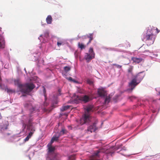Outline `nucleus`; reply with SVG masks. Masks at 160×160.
I'll use <instances>...</instances> for the list:
<instances>
[{
	"instance_id": "obj_1",
	"label": "nucleus",
	"mask_w": 160,
	"mask_h": 160,
	"mask_svg": "<svg viewBox=\"0 0 160 160\" xmlns=\"http://www.w3.org/2000/svg\"><path fill=\"white\" fill-rule=\"evenodd\" d=\"M24 107L28 109L29 113L24 115L22 116V131L28 135L24 140L25 142L28 141L33 134L35 129L32 125V121L34 118L39 114V111L38 107L34 106L30 102H26L24 104Z\"/></svg>"
},
{
	"instance_id": "obj_2",
	"label": "nucleus",
	"mask_w": 160,
	"mask_h": 160,
	"mask_svg": "<svg viewBox=\"0 0 160 160\" xmlns=\"http://www.w3.org/2000/svg\"><path fill=\"white\" fill-rule=\"evenodd\" d=\"M93 107L92 105H88L85 108V113L83 114L80 118V122L81 125L85 124L90 125L87 128L88 132H95L98 129L97 124L98 120L95 117L91 115L90 112L93 111Z\"/></svg>"
},
{
	"instance_id": "obj_3",
	"label": "nucleus",
	"mask_w": 160,
	"mask_h": 160,
	"mask_svg": "<svg viewBox=\"0 0 160 160\" xmlns=\"http://www.w3.org/2000/svg\"><path fill=\"white\" fill-rule=\"evenodd\" d=\"M50 38V36L48 31L45 32L44 35H41L38 38L41 42L38 47L39 50L33 52V54L31 56V60L34 61L38 60L41 54L40 52H46L48 50V48L50 46L48 42Z\"/></svg>"
},
{
	"instance_id": "obj_4",
	"label": "nucleus",
	"mask_w": 160,
	"mask_h": 160,
	"mask_svg": "<svg viewBox=\"0 0 160 160\" xmlns=\"http://www.w3.org/2000/svg\"><path fill=\"white\" fill-rule=\"evenodd\" d=\"M115 152L112 151V148L99 149L92 155L91 160H100V157L102 156L105 159H108L109 157L112 156Z\"/></svg>"
},
{
	"instance_id": "obj_5",
	"label": "nucleus",
	"mask_w": 160,
	"mask_h": 160,
	"mask_svg": "<svg viewBox=\"0 0 160 160\" xmlns=\"http://www.w3.org/2000/svg\"><path fill=\"white\" fill-rule=\"evenodd\" d=\"M145 75V71H143L133 76L132 79L128 83V87L126 91L128 92H132L135 87L142 81Z\"/></svg>"
},
{
	"instance_id": "obj_6",
	"label": "nucleus",
	"mask_w": 160,
	"mask_h": 160,
	"mask_svg": "<svg viewBox=\"0 0 160 160\" xmlns=\"http://www.w3.org/2000/svg\"><path fill=\"white\" fill-rule=\"evenodd\" d=\"M14 84L19 88L20 91L22 94V96L25 97L26 94H28L35 87V85L32 83H27L23 85L20 82L19 79L15 80Z\"/></svg>"
},
{
	"instance_id": "obj_7",
	"label": "nucleus",
	"mask_w": 160,
	"mask_h": 160,
	"mask_svg": "<svg viewBox=\"0 0 160 160\" xmlns=\"http://www.w3.org/2000/svg\"><path fill=\"white\" fill-rule=\"evenodd\" d=\"M94 98H95L92 92H89L88 95L85 94L82 96L75 94L72 102V103L76 104L82 102L87 103Z\"/></svg>"
},
{
	"instance_id": "obj_8",
	"label": "nucleus",
	"mask_w": 160,
	"mask_h": 160,
	"mask_svg": "<svg viewBox=\"0 0 160 160\" xmlns=\"http://www.w3.org/2000/svg\"><path fill=\"white\" fill-rule=\"evenodd\" d=\"M153 31H145L142 35V41L148 43V45L153 44L156 37V34L158 33L160 31H156V34H154Z\"/></svg>"
},
{
	"instance_id": "obj_9",
	"label": "nucleus",
	"mask_w": 160,
	"mask_h": 160,
	"mask_svg": "<svg viewBox=\"0 0 160 160\" xmlns=\"http://www.w3.org/2000/svg\"><path fill=\"white\" fill-rule=\"evenodd\" d=\"M47 147L48 148V157L46 160H59L58 155L55 152V147L52 146Z\"/></svg>"
},
{
	"instance_id": "obj_10",
	"label": "nucleus",
	"mask_w": 160,
	"mask_h": 160,
	"mask_svg": "<svg viewBox=\"0 0 160 160\" xmlns=\"http://www.w3.org/2000/svg\"><path fill=\"white\" fill-rule=\"evenodd\" d=\"M154 102V100H152V99L146 100L143 104H142L141 103H139L138 105L141 106L146 107L147 106L149 107L150 109L152 111L153 113H155L156 112V110L154 109V108L153 107L152 108V104Z\"/></svg>"
},
{
	"instance_id": "obj_11",
	"label": "nucleus",
	"mask_w": 160,
	"mask_h": 160,
	"mask_svg": "<svg viewBox=\"0 0 160 160\" xmlns=\"http://www.w3.org/2000/svg\"><path fill=\"white\" fill-rule=\"evenodd\" d=\"M97 93L100 97L105 98L104 102L105 104H107L109 102L111 99V97L109 96H107L105 92L103 90L98 89Z\"/></svg>"
},
{
	"instance_id": "obj_12",
	"label": "nucleus",
	"mask_w": 160,
	"mask_h": 160,
	"mask_svg": "<svg viewBox=\"0 0 160 160\" xmlns=\"http://www.w3.org/2000/svg\"><path fill=\"white\" fill-rule=\"evenodd\" d=\"M89 53H86L84 57L85 59L86 60L87 62H89L90 61L94 58L95 53L94 52L93 48H90L89 50Z\"/></svg>"
},
{
	"instance_id": "obj_13",
	"label": "nucleus",
	"mask_w": 160,
	"mask_h": 160,
	"mask_svg": "<svg viewBox=\"0 0 160 160\" xmlns=\"http://www.w3.org/2000/svg\"><path fill=\"white\" fill-rule=\"evenodd\" d=\"M107 49L110 51H115L122 52V55L120 57L122 58H128L130 55V53L127 52L125 51L122 50L121 49H118L115 48H107Z\"/></svg>"
},
{
	"instance_id": "obj_14",
	"label": "nucleus",
	"mask_w": 160,
	"mask_h": 160,
	"mask_svg": "<svg viewBox=\"0 0 160 160\" xmlns=\"http://www.w3.org/2000/svg\"><path fill=\"white\" fill-rule=\"evenodd\" d=\"M59 126H61V129L59 132H58V134L60 136H62L67 133V131L65 129L64 126L62 125V123H58V125L56 126L55 128H57Z\"/></svg>"
},
{
	"instance_id": "obj_15",
	"label": "nucleus",
	"mask_w": 160,
	"mask_h": 160,
	"mask_svg": "<svg viewBox=\"0 0 160 160\" xmlns=\"http://www.w3.org/2000/svg\"><path fill=\"white\" fill-rule=\"evenodd\" d=\"M9 126V123L8 121L5 120L2 123H0V130L2 132L8 129V127Z\"/></svg>"
},
{
	"instance_id": "obj_16",
	"label": "nucleus",
	"mask_w": 160,
	"mask_h": 160,
	"mask_svg": "<svg viewBox=\"0 0 160 160\" xmlns=\"http://www.w3.org/2000/svg\"><path fill=\"white\" fill-rule=\"evenodd\" d=\"M3 33L2 31H0V50L4 49L5 47V42L4 38L2 36Z\"/></svg>"
},
{
	"instance_id": "obj_17",
	"label": "nucleus",
	"mask_w": 160,
	"mask_h": 160,
	"mask_svg": "<svg viewBox=\"0 0 160 160\" xmlns=\"http://www.w3.org/2000/svg\"><path fill=\"white\" fill-rule=\"evenodd\" d=\"M53 38V39L56 40V41L57 42V45L59 47H60L62 45H64L65 44V40L61 38H58L56 36H54Z\"/></svg>"
},
{
	"instance_id": "obj_18",
	"label": "nucleus",
	"mask_w": 160,
	"mask_h": 160,
	"mask_svg": "<svg viewBox=\"0 0 160 160\" xmlns=\"http://www.w3.org/2000/svg\"><path fill=\"white\" fill-rule=\"evenodd\" d=\"M61 137L58 134V132H56L54 135H53L52 138L55 141H57L59 140L60 137Z\"/></svg>"
},
{
	"instance_id": "obj_19",
	"label": "nucleus",
	"mask_w": 160,
	"mask_h": 160,
	"mask_svg": "<svg viewBox=\"0 0 160 160\" xmlns=\"http://www.w3.org/2000/svg\"><path fill=\"white\" fill-rule=\"evenodd\" d=\"M132 60L133 61V62L139 63L142 60V58H141L139 57H133L132 58Z\"/></svg>"
},
{
	"instance_id": "obj_20",
	"label": "nucleus",
	"mask_w": 160,
	"mask_h": 160,
	"mask_svg": "<svg viewBox=\"0 0 160 160\" xmlns=\"http://www.w3.org/2000/svg\"><path fill=\"white\" fill-rule=\"evenodd\" d=\"M122 145H121L118 146H117L115 148H114V150L115 151H117L119 149H120L119 151H121L122 150H123L124 151H126V148L125 147H123V148H121V147H122Z\"/></svg>"
},
{
	"instance_id": "obj_21",
	"label": "nucleus",
	"mask_w": 160,
	"mask_h": 160,
	"mask_svg": "<svg viewBox=\"0 0 160 160\" xmlns=\"http://www.w3.org/2000/svg\"><path fill=\"white\" fill-rule=\"evenodd\" d=\"M133 69V67L131 66H130L128 69V76H131V77L132 78L133 76L134 75H133L132 71Z\"/></svg>"
},
{
	"instance_id": "obj_22",
	"label": "nucleus",
	"mask_w": 160,
	"mask_h": 160,
	"mask_svg": "<svg viewBox=\"0 0 160 160\" xmlns=\"http://www.w3.org/2000/svg\"><path fill=\"white\" fill-rule=\"evenodd\" d=\"M46 21L48 24H51L52 21V18L51 16L50 15L48 16L46 18Z\"/></svg>"
},
{
	"instance_id": "obj_23",
	"label": "nucleus",
	"mask_w": 160,
	"mask_h": 160,
	"mask_svg": "<svg viewBox=\"0 0 160 160\" xmlns=\"http://www.w3.org/2000/svg\"><path fill=\"white\" fill-rule=\"evenodd\" d=\"M70 107V106L69 105L63 106L60 108V110L62 112H63L68 110Z\"/></svg>"
},
{
	"instance_id": "obj_24",
	"label": "nucleus",
	"mask_w": 160,
	"mask_h": 160,
	"mask_svg": "<svg viewBox=\"0 0 160 160\" xmlns=\"http://www.w3.org/2000/svg\"><path fill=\"white\" fill-rule=\"evenodd\" d=\"M69 81L71 82H73L78 83V81L75 80L74 79L72 78L71 77H69L68 78H67Z\"/></svg>"
},
{
	"instance_id": "obj_25",
	"label": "nucleus",
	"mask_w": 160,
	"mask_h": 160,
	"mask_svg": "<svg viewBox=\"0 0 160 160\" xmlns=\"http://www.w3.org/2000/svg\"><path fill=\"white\" fill-rule=\"evenodd\" d=\"M154 156H156V157L157 158V159L160 158V153L157 154H156L155 155L149 156H147L146 157H146L148 158V157H152V158H151V159H153V160H154V158L153 157Z\"/></svg>"
},
{
	"instance_id": "obj_26",
	"label": "nucleus",
	"mask_w": 160,
	"mask_h": 160,
	"mask_svg": "<svg viewBox=\"0 0 160 160\" xmlns=\"http://www.w3.org/2000/svg\"><path fill=\"white\" fill-rule=\"evenodd\" d=\"M136 98V97L133 96H129L128 97V99L131 101H132L133 100Z\"/></svg>"
},
{
	"instance_id": "obj_27",
	"label": "nucleus",
	"mask_w": 160,
	"mask_h": 160,
	"mask_svg": "<svg viewBox=\"0 0 160 160\" xmlns=\"http://www.w3.org/2000/svg\"><path fill=\"white\" fill-rule=\"evenodd\" d=\"M86 82L88 84L90 85H92L93 84V81L89 78L87 79Z\"/></svg>"
},
{
	"instance_id": "obj_28",
	"label": "nucleus",
	"mask_w": 160,
	"mask_h": 160,
	"mask_svg": "<svg viewBox=\"0 0 160 160\" xmlns=\"http://www.w3.org/2000/svg\"><path fill=\"white\" fill-rule=\"evenodd\" d=\"M75 159V156L74 155H72L69 156L68 160H74Z\"/></svg>"
},
{
	"instance_id": "obj_29",
	"label": "nucleus",
	"mask_w": 160,
	"mask_h": 160,
	"mask_svg": "<svg viewBox=\"0 0 160 160\" xmlns=\"http://www.w3.org/2000/svg\"><path fill=\"white\" fill-rule=\"evenodd\" d=\"M58 104V101L56 98H55L54 100L52 102V107H54L55 105Z\"/></svg>"
},
{
	"instance_id": "obj_30",
	"label": "nucleus",
	"mask_w": 160,
	"mask_h": 160,
	"mask_svg": "<svg viewBox=\"0 0 160 160\" xmlns=\"http://www.w3.org/2000/svg\"><path fill=\"white\" fill-rule=\"evenodd\" d=\"M71 68H70L69 66H66L64 68V71H63L64 72H67L69 70H70Z\"/></svg>"
},
{
	"instance_id": "obj_31",
	"label": "nucleus",
	"mask_w": 160,
	"mask_h": 160,
	"mask_svg": "<svg viewBox=\"0 0 160 160\" xmlns=\"http://www.w3.org/2000/svg\"><path fill=\"white\" fill-rule=\"evenodd\" d=\"M78 46L79 48H81V49H82L85 48V46L82 43H78Z\"/></svg>"
},
{
	"instance_id": "obj_32",
	"label": "nucleus",
	"mask_w": 160,
	"mask_h": 160,
	"mask_svg": "<svg viewBox=\"0 0 160 160\" xmlns=\"http://www.w3.org/2000/svg\"><path fill=\"white\" fill-rule=\"evenodd\" d=\"M119 96V95H116L113 97V100L115 102H117Z\"/></svg>"
},
{
	"instance_id": "obj_33",
	"label": "nucleus",
	"mask_w": 160,
	"mask_h": 160,
	"mask_svg": "<svg viewBox=\"0 0 160 160\" xmlns=\"http://www.w3.org/2000/svg\"><path fill=\"white\" fill-rule=\"evenodd\" d=\"M54 141H55L51 138L50 142L47 145V146H52V145Z\"/></svg>"
},
{
	"instance_id": "obj_34",
	"label": "nucleus",
	"mask_w": 160,
	"mask_h": 160,
	"mask_svg": "<svg viewBox=\"0 0 160 160\" xmlns=\"http://www.w3.org/2000/svg\"><path fill=\"white\" fill-rule=\"evenodd\" d=\"M124 45V47L125 48H127L130 47V44L128 42H127Z\"/></svg>"
},
{
	"instance_id": "obj_35",
	"label": "nucleus",
	"mask_w": 160,
	"mask_h": 160,
	"mask_svg": "<svg viewBox=\"0 0 160 160\" xmlns=\"http://www.w3.org/2000/svg\"><path fill=\"white\" fill-rule=\"evenodd\" d=\"M113 65L115 66L116 67L120 69L122 68V66L117 64L114 63L113 64Z\"/></svg>"
},
{
	"instance_id": "obj_36",
	"label": "nucleus",
	"mask_w": 160,
	"mask_h": 160,
	"mask_svg": "<svg viewBox=\"0 0 160 160\" xmlns=\"http://www.w3.org/2000/svg\"><path fill=\"white\" fill-rule=\"evenodd\" d=\"M0 87L1 88V89L2 90H5L6 88H7L6 87V86L5 85H2L0 84Z\"/></svg>"
},
{
	"instance_id": "obj_37",
	"label": "nucleus",
	"mask_w": 160,
	"mask_h": 160,
	"mask_svg": "<svg viewBox=\"0 0 160 160\" xmlns=\"http://www.w3.org/2000/svg\"><path fill=\"white\" fill-rule=\"evenodd\" d=\"M62 74L63 76L64 77H66L67 76V72H64L63 71H62Z\"/></svg>"
},
{
	"instance_id": "obj_38",
	"label": "nucleus",
	"mask_w": 160,
	"mask_h": 160,
	"mask_svg": "<svg viewBox=\"0 0 160 160\" xmlns=\"http://www.w3.org/2000/svg\"><path fill=\"white\" fill-rule=\"evenodd\" d=\"M6 90L7 91V92L8 93L9 92H13L12 90L9 89L8 88H6Z\"/></svg>"
},
{
	"instance_id": "obj_39",
	"label": "nucleus",
	"mask_w": 160,
	"mask_h": 160,
	"mask_svg": "<svg viewBox=\"0 0 160 160\" xmlns=\"http://www.w3.org/2000/svg\"><path fill=\"white\" fill-rule=\"evenodd\" d=\"M153 115L151 116L150 119L149 121V122L152 123L153 120Z\"/></svg>"
},
{
	"instance_id": "obj_40",
	"label": "nucleus",
	"mask_w": 160,
	"mask_h": 160,
	"mask_svg": "<svg viewBox=\"0 0 160 160\" xmlns=\"http://www.w3.org/2000/svg\"><path fill=\"white\" fill-rule=\"evenodd\" d=\"M93 33H90L89 34V39H91V38H92V40L93 39Z\"/></svg>"
},
{
	"instance_id": "obj_41",
	"label": "nucleus",
	"mask_w": 160,
	"mask_h": 160,
	"mask_svg": "<svg viewBox=\"0 0 160 160\" xmlns=\"http://www.w3.org/2000/svg\"><path fill=\"white\" fill-rule=\"evenodd\" d=\"M137 154V153H134V154H130V155H123V156L126 157H130V156H131V155H135V154Z\"/></svg>"
},
{
	"instance_id": "obj_42",
	"label": "nucleus",
	"mask_w": 160,
	"mask_h": 160,
	"mask_svg": "<svg viewBox=\"0 0 160 160\" xmlns=\"http://www.w3.org/2000/svg\"><path fill=\"white\" fill-rule=\"evenodd\" d=\"M151 30H158V28L156 27H153L151 29Z\"/></svg>"
},
{
	"instance_id": "obj_43",
	"label": "nucleus",
	"mask_w": 160,
	"mask_h": 160,
	"mask_svg": "<svg viewBox=\"0 0 160 160\" xmlns=\"http://www.w3.org/2000/svg\"><path fill=\"white\" fill-rule=\"evenodd\" d=\"M152 56L153 58L157 57L158 56V54H153Z\"/></svg>"
},
{
	"instance_id": "obj_44",
	"label": "nucleus",
	"mask_w": 160,
	"mask_h": 160,
	"mask_svg": "<svg viewBox=\"0 0 160 160\" xmlns=\"http://www.w3.org/2000/svg\"><path fill=\"white\" fill-rule=\"evenodd\" d=\"M124 46H125V45L123 44H120L118 45V46L119 47H124Z\"/></svg>"
},
{
	"instance_id": "obj_45",
	"label": "nucleus",
	"mask_w": 160,
	"mask_h": 160,
	"mask_svg": "<svg viewBox=\"0 0 160 160\" xmlns=\"http://www.w3.org/2000/svg\"><path fill=\"white\" fill-rule=\"evenodd\" d=\"M75 56L76 58H78V55L76 54V52H75L74 53Z\"/></svg>"
},
{
	"instance_id": "obj_46",
	"label": "nucleus",
	"mask_w": 160,
	"mask_h": 160,
	"mask_svg": "<svg viewBox=\"0 0 160 160\" xmlns=\"http://www.w3.org/2000/svg\"><path fill=\"white\" fill-rule=\"evenodd\" d=\"M58 92H59L58 95L60 96L61 95V90L60 89H58Z\"/></svg>"
},
{
	"instance_id": "obj_47",
	"label": "nucleus",
	"mask_w": 160,
	"mask_h": 160,
	"mask_svg": "<svg viewBox=\"0 0 160 160\" xmlns=\"http://www.w3.org/2000/svg\"><path fill=\"white\" fill-rule=\"evenodd\" d=\"M155 61L158 62H160V59H156Z\"/></svg>"
},
{
	"instance_id": "obj_48",
	"label": "nucleus",
	"mask_w": 160,
	"mask_h": 160,
	"mask_svg": "<svg viewBox=\"0 0 160 160\" xmlns=\"http://www.w3.org/2000/svg\"><path fill=\"white\" fill-rule=\"evenodd\" d=\"M92 40V38L91 39H89V41L88 42V44L89 43H90L91 42V41Z\"/></svg>"
},
{
	"instance_id": "obj_49",
	"label": "nucleus",
	"mask_w": 160,
	"mask_h": 160,
	"mask_svg": "<svg viewBox=\"0 0 160 160\" xmlns=\"http://www.w3.org/2000/svg\"><path fill=\"white\" fill-rule=\"evenodd\" d=\"M146 52H150L149 51V50H145V51L144 52L145 53Z\"/></svg>"
},
{
	"instance_id": "obj_50",
	"label": "nucleus",
	"mask_w": 160,
	"mask_h": 160,
	"mask_svg": "<svg viewBox=\"0 0 160 160\" xmlns=\"http://www.w3.org/2000/svg\"><path fill=\"white\" fill-rule=\"evenodd\" d=\"M137 107H138V105H135L134 106V108H136Z\"/></svg>"
},
{
	"instance_id": "obj_51",
	"label": "nucleus",
	"mask_w": 160,
	"mask_h": 160,
	"mask_svg": "<svg viewBox=\"0 0 160 160\" xmlns=\"http://www.w3.org/2000/svg\"><path fill=\"white\" fill-rule=\"evenodd\" d=\"M24 70L25 71V73H26V74H27V71L26 70L25 68H24Z\"/></svg>"
},
{
	"instance_id": "obj_52",
	"label": "nucleus",
	"mask_w": 160,
	"mask_h": 160,
	"mask_svg": "<svg viewBox=\"0 0 160 160\" xmlns=\"http://www.w3.org/2000/svg\"><path fill=\"white\" fill-rule=\"evenodd\" d=\"M2 118V116H1V113H0V119H1Z\"/></svg>"
},
{
	"instance_id": "obj_53",
	"label": "nucleus",
	"mask_w": 160,
	"mask_h": 160,
	"mask_svg": "<svg viewBox=\"0 0 160 160\" xmlns=\"http://www.w3.org/2000/svg\"><path fill=\"white\" fill-rule=\"evenodd\" d=\"M45 111H47V109L46 108H44Z\"/></svg>"
},
{
	"instance_id": "obj_54",
	"label": "nucleus",
	"mask_w": 160,
	"mask_h": 160,
	"mask_svg": "<svg viewBox=\"0 0 160 160\" xmlns=\"http://www.w3.org/2000/svg\"><path fill=\"white\" fill-rule=\"evenodd\" d=\"M80 93H83V92H80Z\"/></svg>"
},
{
	"instance_id": "obj_55",
	"label": "nucleus",
	"mask_w": 160,
	"mask_h": 160,
	"mask_svg": "<svg viewBox=\"0 0 160 160\" xmlns=\"http://www.w3.org/2000/svg\"><path fill=\"white\" fill-rule=\"evenodd\" d=\"M158 94L160 95V91L158 92Z\"/></svg>"
},
{
	"instance_id": "obj_56",
	"label": "nucleus",
	"mask_w": 160,
	"mask_h": 160,
	"mask_svg": "<svg viewBox=\"0 0 160 160\" xmlns=\"http://www.w3.org/2000/svg\"><path fill=\"white\" fill-rule=\"evenodd\" d=\"M45 88H44V90H44V92H45Z\"/></svg>"
},
{
	"instance_id": "obj_57",
	"label": "nucleus",
	"mask_w": 160,
	"mask_h": 160,
	"mask_svg": "<svg viewBox=\"0 0 160 160\" xmlns=\"http://www.w3.org/2000/svg\"><path fill=\"white\" fill-rule=\"evenodd\" d=\"M146 159L147 160H149L150 159L149 158H146Z\"/></svg>"
},
{
	"instance_id": "obj_58",
	"label": "nucleus",
	"mask_w": 160,
	"mask_h": 160,
	"mask_svg": "<svg viewBox=\"0 0 160 160\" xmlns=\"http://www.w3.org/2000/svg\"><path fill=\"white\" fill-rule=\"evenodd\" d=\"M29 159H30V157H29Z\"/></svg>"
},
{
	"instance_id": "obj_59",
	"label": "nucleus",
	"mask_w": 160,
	"mask_h": 160,
	"mask_svg": "<svg viewBox=\"0 0 160 160\" xmlns=\"http://www.w3.org/2000/svg\"><path fill=\"white\" fill-rule=\"evenodd\" d=\"M34 152H33V155H34Z\"/></svg>"
},
{
	"instance_id": "obj_60",
	"label": "nucleus",
	"mask_w": 160,
	"mask_h": 160,
	"mask_svg": "<svg viewBox=\"0 0 160 160\" xmlns=\"http://www.w3.org/2000/svg\"><path fill=\"white\" fill-rule=\"evenodd\" d=\"M143 119H142V120H141V121H143Z\"/></svg>"
},
{
	"instance_id": "obj_61",
	"label": "nucleus",
	"mask_w": 160,
	"mask_h": 160,
	"mask_svg": "<svg viewBox=\"0 0 160 160\" xmlns=\"http://www.w3.org/2000/svg\"><path fill=\"white\" fill-rule=\"evenodd\" d=\"M119 152V151H117V152Z\"/></svg>"
},
{
	"instance_id": "obj_62",
	"label": "nucleus",
	"mask_w": 160,
	"mask_h": 160,
	"mask_svg": "<svg viewBox=\"0 0 160 160\" xmlns=\"http://www.w3.org/2000/svg\"><path fill=\"white\" fill-rule=\"evenodd\" d=\"M156 90L157 91V89L156 88Z\"/></svg>"
}]
</instances>
